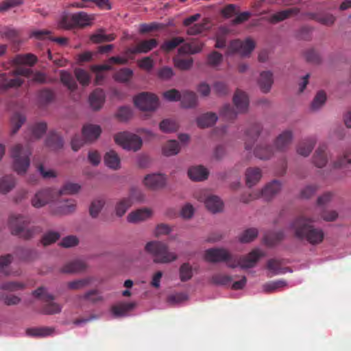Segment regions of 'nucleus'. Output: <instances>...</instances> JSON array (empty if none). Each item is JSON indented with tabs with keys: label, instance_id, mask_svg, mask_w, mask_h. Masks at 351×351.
Instances as JSON below:
<instances>
[{
	"label": "nucleus",
	"instance_id": "f257e3e1",
	"mask_svg": "<svg viewBox=\"0 0 351 351\" xmlns=\"http://www.w3.org/2000/svg\"><path fill=\"white\" fill-rule=\"evenodd\" d=\"M311 223L312 221L310 219L299 216L292 221L291 228L297 238L305 239L313 245L318 244L323 241L324 232Z\"/></svg>",
	"mask_w": 351,
	"mask_h": 351
},
{
	"label": "nucleus",
	"instance_id": "f03ea898",
	"mask_svg": "<svg viewBox=\"0 0 351 351\" xmlns=\"http://www.w3.org/2000/svg\"><path fill=\"white\" fill-rule=\"evenodd\" d=\"M233 103L237 111L230 104H225L220 110V116L226 121H233L237 118L238 113H244L247 110L249 99L247 94L237 90L233 97Z\"/></svg>",
	"mask_w": 351,
	"mask_h": 351
},
{
	"label": "nucleus",
	"instance_id": "7ed1b4c3",
	"mask_svg": "<svg viewBox=\"0 0 351 351\" xmlns=\"http://www.w3.org/2000/svg\"><path fill=\"white\" fill-rule=\"evenodd\" d=\"M32 149L27 145L23 146L17 144L12 147L11 156L13 158V168L18 174H24L27 171L30 164Z\"/></svg>",
	"mask_w": 351,
	"mask_h": 351
},
{
	"label": "nucleus",
	"instance_id": "20e7f679",
	"mask_svg": "<svg viewBox=\"0 0 351 351\" xmlns=\"http://www.w3.org/2000/svg\"><path fill=\"white\" fill-rule=\"evenodd\" d=\"M31 73L29 69H17L12 72L0 74V93L10 88H17L24 83L20 75L27 77Z\"/></svg>",
	"mask_w": 351,
	"mask_h": 351
},
{
	"label": "nucleus",
	"instance_id": "39448f33",
	"mask_svg": "<svg viewBox=\"0 0 351 351\" xmlns=\"http://www.w3.org/2000/svg\"><path fill=\"white\" fill-rule=\"evenodd\" d=\"M29 223V217L21 215H12L9 219L12 234L25 239L32 238L35 233V228H27Z\"/></svg>",
	"mask_w": 351,
	"mask_h": 351
},
{
	"label": "nucleus",
	"instance_id": "423d86ee",
	"mask_svg": "<svg viewBox=\"0 0 351 351\" xmlns=\"http://www.w3.org/2000/svg\"><path fill=\"white\" fill-rule=\"evenodd\" d=\"M145 251L156 258L161 259V263H168L176 261L177 258V255L169 252L167 245L159 241L147 242L145 246Z\"/></svg>",
	"mask_w": 351,
	"mask_h": 351
},
{
	"label": "nucleus",
	"instance_id": "0eeeda50",
	"mask_svg": "<svg viewBox=\"0 0 351 351\" xmlns=\"http://www.w3.org/2000/svg\"><path fill=\"white\" fill-rule=\"evenodd\" d=\"M32 294L35 298L42 300L46 302L42 308V313L43 314L53 315L60 313L62 306L53 302L54 299L53 296L48 293L44 287H40L38 288L32 293Z\"/></svg>",
	"mask_w": 351,
	"mask_h": 351
},
{
	"label": "nucleus",
	"instance_id": "6e6552de",
	"mask_svg": "<svg viewBox=\"0 0 351 351\" xmlns=\"http://www.w3.org/2000/svg\"><path fill=\"white\" fill-rule=\"evenodd\" d=\"M114 141L123 149L134 152L140 149L143 143L142 139L138 135L128 132L117 134L114 136Z\"/></svg>",
	"mask_w": 351,
	"mask_h": 351
},
{
	"label": "nucleus",
	"instance_id": "1a4fd4ad",
	"mask_svg": "<svg viewBox=\"0 0 351 351\" xmlns=\"http://www.w3.org/2000/svg\"><path fill=\"white\" fill-rule=\"evenodd\" d=\"M93 16L88 14L85 12H79L73 14L69 19L64 16L62 19L60 24L66 29H72L73 27H84L91 24Z\"/></svg>",
	"mask_w": 351,
	"mask_h": 351
},
{
	"label": "nucleus",
	"instance_id": "9d476101",
	"mask_svg": "<svg viewBox=\"0 0 351 351\" xmlns=\"http://www.w3.org/2000/svg\"><path fill=\"white\" fill-rule=\"evenodd\" d=\"M281 188L282 183L279 180H274L265 185V186L261 190L256 197H262L265 199L269 201L280 191ZM254 198H256V197H252L251 194H250L247 197L245 195H242L241 197V201L244 203H247Z\"/></svg>",
	"mask_w": 351,
	"mask_h": 351
},
{
	"label": "nucleus",
	"instance_id": "9b49d317",
	"mask_svg": "<svg viewBox=\"0 0 351 351\" xmlns=\"http://www.w3.org/2000/svg\"><path fill=\"white\" fill-rule=\"evenodd\" d=\"M134 104L141 110L154 111L158 106V99L152 93L143 92L136 96L134 99Z\"/></svg>",
	"mask_w": 351,
	"mask_h": 351
},
{
	"label": "nucleus",
	"instance_id": "f8f14e48",
	"mask_svg": "<svg viewBox=\"0 0 351 351\" xmlns=\"http://www.w3.org/2000/svg\"><path fill=\"white\" fill-rule=\"evenodd\" d=\"M255 43L251 38L245 40H234L228 47V53H237L242 56H248L254 50Z\"/></svg>",
	"mask_w": 351,
	"mask_h": 351
},
{
	"label": "nucleus",
	"instance_id": "ddd939ff",
	"mask_svg": "<svg viewBox=\"0 0 351 351\" xmlns=\"http://www.w3.org/2000/svg\"><path fill=\"white\" fill-rule=\"evenodd\" d=\"M204 258L206 261L212 263L229 262L232 261V256L225 248L214 247L205 251Z\"/></svg>",
	"mask_w": 351,
	"mask_h": 351
},
{
	"label": "nucleus",
	"instance_id": "4468645a",
	"mask_svg": "<svg viewBox=\"0 0 351 351\" xmlns=\"http://www.w3.org/2000/svg\"><path fill=\"white\" fill-rule=\"evenodd\" d=\"M204 195H195V197L200 202H204L206 208L213 213L222 210L223 204L221 199L213 195H207L206 191H202Z\"/></svg>",
	"mask_w": 351,
	"mask_h": 351
},
{
	"label": "nucleus",
	"instance_id": "2eb2a0df",
	"mask_svg": "<svg viewBox=\"0 0 351 351\" xmlns=\"http://www.w3.org/2000/svg\"><path fill=\"white\" fill-rule=\"evenodd\" d=\"M53 198V191L50 189H45L37 192L32 199V205L36 208L43 207Z\"/></svg>",
	"mask_w": 351,
	"mask_h": 351
},
{
	"label": "nucleus",
	"instance_id": "dca6fc26",
	"mask_svg": "<svg viewBox=\"0 0 351 351\" xmlns=\"http://www.w3.org/2000/svg\"><path fill=\"white\" fill-rule=\"evenodd\" d=\"M143 182L147 188L157 190L165 186L166 178L160 173L149 174L145 177Z\"/></svg>",
	"mask_w": 351,
	"mask_h": 351
},
{
	"label": "nucleus",
	"instance_id": "f3484780",
	"mask_svg": "<svg viewBox=\"0 0 351 351\" xmlns=\"http://www.w3.org/2000/svg\"><path fill=\"white\" fill-rule=\"evenodd\" d=\"M262 127L259 123H254L250 126L245 134V148L251 150L254 143L260 135Z\"/></svg>",
	"mask_w": 351,
	"mask_h": 351
},
{
	"label": "nucleus",
	"instance_id": "a211bd4d",
	"mask_svg": "<svg viewBox=\"0 0 351 351\" xmlns=\"http://www.w3.org/2000/svg\"><path fill=\"white\" fill-rule=\"evenodd\" d=\"M300 12V9L296 7L290 8L281 10L270 15L267 21L272 24L281 22L287 19L297 15Z\"/></svg>",
	"mask_w": 351,
	"mask_h": 351
},
{
	"label": "nucleus",
	"instance_id": "6ab92c4d",
	"mask_svg": "<svg viewBox=\"0 0 351 351\" xmlns=\"http://www.w3.org/2000/svg\"><path fill=\"white\" fill-rule=\"evenodd\" d=\"M105 93L101 88L95 89L89 96V103L94 110H99L105 101Z\"/></svg>",
	"mask_w": 351,
	"mask_h": 351
},
{
	"label": "nucleus",
	"instance_id": "aec40b11",
	"mask_svg": "<svg viewBox=\"0 0 351 351\" xmlns=\"http://www.w3.org/2000/svg\"><path fill=\"white\" fill-rule=\"evenodd\" d=\"M327 146L325 144H321L316 149L313 161L315 165L319 168L324 167L328 162V156L326 154Z\"/></svg>",
	"mask_w": 351,
	"mask_h": 351
},
{
	"label": "nucleus",
	"instance_id": "412c9836",
	"mask_svg": "<svg viewBox=\"0 0 351 351\" xmlns=\"http://www.w3.org/2000/svg\"><path fill=\"white\" fill-rule=\"evenodd\" d=\"M261 178L262 171L258 167H249L245 171V182L249 187L256 185Z\"/></svg>",
	"mask_w": 351,
	"mask_h": 351
},
{
	"label": "nucleus",
	"instance_id": "4be33fe9",
	"mask_svg": "<svg viewBox=\"0 0 351 351\" xmlns=\"http://www.w3.org/2000/svg\"><path fill=\"white\" fill-rule=\"evenodd\" d=\"M101 132V129L97 125L88 124L82 128V135L87 142L96 140L100 136Z\"/></svg>",
	"mask_w": 351,
	"mask_h": 351
},
{
	"label": "nucleus",
	"instance_id": "5701e85b",
	"mask_svg": "<svg viewBox=\"0 0 351 351\" xmlns=\"http://www.w3.org/2000/svg\"><path fill=\"white\" fill-rule=\"evenodd\" d=\"M152 215V210L149 208H141L131 212L127 217L128 221L130 223H138L149 218Z\"/></svg>",
	"mask_w": 351,
	"mask_h": 351
},
{
	"label": "nucleus",
	"instance_id": "b1692460",
	"mask_svg": "<svg viewBox=\"0 0 351 351\" xmlns=\"http://www.w3.org/2000/svg\"><path fill=\"white\" fill-rule=\"evenodd\" d=\"M135 306L134 302H121L111 308V312L114 317H123L128 315Z\"/></svg>",
	"mask_w": 351,
	"mask_h": 351
},
{
	"label": "nucleus",
	"instance_id": "393cba45",
	"mask_svg": "<svg viewBox=\"0 0 351 351\" xmlns=\"http://www.w3.org/2000/svg\"><path fill=\"white\" fill-rule=\"evenodd\" d=\"M188 175L193 181H202L208 178V171L203 166H195L189 169Z\"/></svg>",
	"mask_w": 351,
	"mask_h": 351
},
{
	"label": "nucleus",
	"instance_id": "a878e982",
	"mask_svg": "<svg viewBox=\"0 0 351 351\" xmlns=\"http://www.w3.org/2000/svg\"><path fill=\"white\" fill-rule=\"evenodd\" d=\"M203 45V43L199 41L184 43L178 49V52L180 54L197 53L202 50Z\"/></svg>",
	"mask_w": 351,
	"mask_h": 351
},
{
	"label": "nucleus",
	"instance_id": "bb28decb",
	"mask_svg": "<svg viewBox=\"0 0 351 351\" xmlns=\"http://www.w3.org/2000/svg\"><path fill=\"white\" fill-rule=\"evenodd\" d=\"M254 156L260 160H269L274 154L273 148L265 144L256 145L254 150Z\"/></svg>",
	"mask_w": 351,
	"mask_h": 351
},
{
	"label": "nucleus",
	"instance_id": "cd10ccee",
	"mask_svg": "<svg viewBox=\"0 0 351 351\" xmlns=\"http://www.w3.org/2000/svg\"><path fill=\"white\" fill-rule=\"evenodd\" d=\"M217 120V116L214 112H206L197 119V124L201 128L211 127Z\"/></svg>",
	"mask_w": 351,
	"mask_h": 351
},
{
	"label": "nucleus",
	"instance_id": "c85d7f7f",
	"mask_svg": "<svg viewBox=\"0 0 351 351\" xmlns=\"http://www.w3.org/2000/svg\"><path fill=\"white\" fill-rule=\"evenodd\" d=\"M273 74L270 71H263L260 75L258 84L263 93H268L273 84Z\"/></svg>",
	"mask_w": 351,
	"mask_h": 351
},
{
	"label": "nucleus",
	"instance_id": "c756f323",
	"mask_svg": "<svg viewBox=\"0 0 351 351\" xmlns=\"http://www.w3.org/2000/svg\"><path fill=\"white\" fill-rule=\"evenodd\" d=\"M316 143L314 137H310L304 140L298 146L297 152L303 156H308L313 150Z\"/></svg>",
	"mask_w": 351,
	"mask_h": 351
},
{
	"label": "nucleus",
	"instance_id": "7c9ffc66",
	"mask_svg": "<svg viewBox=\"0 0 351 351\" xmlns=\"http://www.w3.org/2000/svg\"><path fill=\"white\" fill-rule=\"evenodd\" d=\"M287 286V282L284 280L267 282L263 285L262 289L265 293H272L280 291L283 287Z\"/></svg>",
	"mask_w": 351,
	"mask_h": 351
},
{
	"label": "nucleus",
	"instance_id": "2f4dec72",
	"mask_svg": "<svg viewBox=\"0 0 351 351\" xmlns=\"http://www.w3.org/2000/svg\"><path fill=\"white\" fill-rule=\"evenodd\" d=\"M237 277V276H230L223 273H217L213 275L210 278V282L217 286H228L230 285L233 279Z\"/></svg>",
	"mask_w": 351,
	"mask_h": 351
},
{
	"label": "nucleus",
	"instance_id": "473e14b6",
	"mask_svg": "<svg viewBox=\"0 0 351 351\" xmlns=\"http://www.w3.org/2000/svg\"><path fill=\"white\" fill-rule=\"evenodd\" d=\"M180 101L184 108H193L197 104V97L194 92L185 90L181 94Z\"/></svg>",
	"mask_w": 351,
	"mask_h": 351
},
{
	"label": "nucleus",
	"instance_id": "72a5a7b5",
	"mask_svg": "<svg viewBox=\"0 0 351 351\" xmlns=\"http://www.w3.org/2000/svg\"><path fill=\"white\" fill-rule=\"evenodd\" d=\"M292 132L289 130H286L280 134L276 140V147L278 150L285 149L291 142Z\"/></svg>",
	"mask_w": 351,
	"mask_h": 351
},
{
	"label": "nucleus",
	"instance_id": "f704fd0d",
	"mask_svg": "<svg viewBox=\"0 0 351 351\" xmlns=\"http://www.w3.org/2000/svg\"><path fill=\"white\" fill-rule=\"evenodd\" d=\"M104 162L110 169L116 170L120 168V158L113 150L109 151L105 154Z\"/></svg>",
	"mask_w": 351,
	"mask_h": 351
},
{
	"label": "nucleus",
	"instance_id": "c9c22d12",
	"mask_svg": "<svg viewBox=\"0 0 351 351\" xmlns=\"http://www.w3.org/2000/svg\"><path fill=\"white\" fill-rule=\"evenodd\" d=\"M264 269L267 271V276L268 278L292 271L290 268L282 267V265H266Z\"/></svg>",
	"mask_w": 351,
	"mask_h": 351
},
{
	"label": "nucleus",
	"instance_id": "e433bc0d",
	"mask_svg": "<svg viewBox=\"0 0 351 351\" xmlns=\"http://www.w3.org/2000/svg\"><path fill=\"white\" fill-rule=\"evenodd\" d=\"M16 256H17L21 261H34L38 256L36 251L25 247H19L16 250Z\"/></svg>",
	"mask_w": 351,
	"mask_h": 351
},
{
	"label": "nucleus",
	"instance_id": "4c0bfd02",
	"mask_svg": "<svg viewBox=\"0 0 351 351\" xmlns=\"http://www.w3.org/2000/svg\"><path fill=\"white\" fill-rule=\"evenodd\" d=\"M38 61L36 56L32 53L16 55L13 62L16 64H28L33 66Z\"/></svg>",
	"mask_w": 351,
	"mask_h": 351
},
{
	"label": "nucleus",
	"instance_id": "58836bf2",
	"mask_svg": "<svg viewBox=\"0 0 351 351\" xmlns=\"http://www.w3.org/2000/svg\"><path fill=\"white\" fill-rule=\"evenodd\" d=\"M180 150L179 143L176 140L168 141L162 147V154L166 156L176 155Z\"/></svg>",
	"mask_w": 351,
	"mask_h": 351
},
{
	"label": "nucleus",
	"instance_id": "ea45409f",
	"mask_svg": "<svg viewBox=\"0 0 351 351\" xmlns=\"http://www.w3.org/2000/svg\"><path fill=\"white\" fill-rule=\"evenodd\" d=\"M53 329L49 327L31 328L26 330L28 336L34 337H45L51 335Z\"/></svg>",
	"mask_w": 351,
	"mask_h": 351
},
{
	"label": "nucleus",
	"instance_id": "a19ab883",
	"mask_svg": "<svg viewBox=\"0 0 351 351\" xmlns=\"http://www.w3.org/2000/svg\"><path fill=\"white\" fill-rule=\"evenodd\" d=\"M158 42L155 38L144 40L138 43L137 45V51L139 53H147L158 46Z\"/></svg>",
	"mask_w": 351,
	"mask_h": 351
},
{
	"label": "nucleus",
	"instance_id": "79ce46f5",
	"mask_svg": "<svg viewBox=\"0 0 351 351\" xmlns=\"http://www.w3.org/2000/svg\"><path fill=\"white\" fill-rule=\"evenodd\" d=\"M284 238V233L282 231L269 232L264 235L263 241L268 246L274 245Z\"/></svg>",
	"mask_w": 351,
	"mask_h": 351
},
{
	"label": "nucleus",
	"instance_id": "37998d69",
	"mask_svg": "<svg viewBox=\"0 0 351 351\" xmlns=\"http://www.w3.org/2000/svg\"><path fill=\"white\" fill-rule=\"evenodd\" d=\"M132 204V202L130 200V198L124 197L120 199L115 205L116 215L118 217L123 216Z\"/></svg>",
	"mask_w": 351,
	"mask_h": 351
},
{
	"label": "nucleus",
	"instance_id": "c03bdc74",
	"mask_svg": "<svg viewBox=\"0 0 351 351\" xmlns=\"http://www.w3.org/2000/svg\"><path fill=\"white\" fill-rule=\"evenodd\" d=\"M60 80L70 90H74L77 88V83L73 75L68 71H60Z\"/></svg>",
	"mask_w": 351,
	"mask_h": 351
},
{
	"label": "nucleus",
	"instance_id": "a18cd8bd",
	"mask_svg": "<svg viewBox=\"0 0 351 351\" xmlns=\"http://www.w3.org/2000/svg\"><path fill=\"white\" fill-rule=\"evenodd\" d=\"M15 186V179L12 176H6L0 179V192L5 194Z\"/></svg>",
	"mask_w": 351,
	"mask_h": 351
},
{
	"label": "nucleus",
	"instance_id": "49530a36",
	"mask_svg": "<svg viewBox=\"0 0 351 351\" xmlns=\"http://www.w3.org/2000/svg\"><path fill=\"white\" fill-rule=\"evenodd\" d=\"M111 69V66L108 64H95L90 66V70L96 73L95 83L101 84L104 79L102 72Z\"/></svg>",
	"mask_w": 351,
	"mask_h": 351
},
{
	"label": "nucleus",
	"instance_id": "de8ad7c7",
	"mask_svg": "<svg viewBox=\"0 0 351 351\" xmlns=\"http://www.w3.org/2000/svg\"><path fill=\"white\" fill-rule=\"evenodd\" d=\"M46 145L53 149H57L62 147L63 141L58 134L51 132L47 136Z\"/></svg>",
	"mask_w": 351,
	"mask_h": 351
},
{
	"label": "nucleus",
	"instance_id": "09e8293b",
	"mask_svg": "<svg viewBox=\"0 0 351 351\" xmlns=\"http://www.w3.org/2000/svg\"><path fill=\"white\" fill-rule=\"evenodd\" d=\"M348 165H351V147L347 149L343 155L333 164L335 168H346Z\"/></svg>",
	"mask_w": 351,
	"mask_h": 351
},
{
	"label": "nucleus",
	"instance_id": "8fccbe9b",
	"mask_svg": "<svg viewBox=\"0 0 351 351\" xmlns=\"http://www.w3.org/2000/svg\"><path fill=\"white\" fill-rule=\"evenodd\" d=\"M173 62L176 68L182 71H186L192 67L193 60L192 58H182L176 57L173 58Z\"/></svg>",
	"mask_w": 351,
	"mask_h": 351
},
{
	"label": "nucleus",
	"instance_id": "3c124183",
	"mask_svg": "<svg viewBox=\"0 0 351 351\" xmlns=\"http://www.w3.org/2000/svg\"><path fill=\"white\" fill-rule=\"evenodd\" d=\"M184 41V40L182 37H174L171 40L165 41L161 45V49L165 51L169 52L176 49L180 44L183 43Z\"/></svg>",
	"mask_w": 351,
	"mask_h": 351
},
{
	"label": "nucleus",
	"instance_id": "603ef678",
	"mask_svg": "<svg viewBox=\"0 0 351 351\" xmlns=\"http://www.w3.org/2000/svg\"><path fill=\"white\" fill-rule=\"evenodd\" d=\"M264 256V253L258 249L253 250L247 255L245 256L241 263H256Z\"/></svg>",
	"mask_w": 351,
	"mask_h": 351
},
{
	"label": "nucleus",
	"instance_id": "864d4df0",
	"mask_svg": "<svg viewBox=\"0 0 351 351\" xmlns=\"http://www.w3.org/2000/svg\"><path fill=\"white\" fill-rule=\"evenodd\" d=\"M30 130L32 138L38 139L46 132L47 123L45 122L36 123L31 127Z\"/></svg>",
	"mask_w": 351,
	"mask_h": 351
},
{
	"label": "nucleus",
	"instance_id": "5fc2aeb1",
	"mask_svg": "<svg viewBox=\"0 0 351 351\" xmlns=\"http://www.w3.org/2000/svg\"><path fill=\"white\" fill-rule=\"evenodd\" d=\"M258 236V230L254 228H251L245 230L240 235L239 240L241 243H250L252 241Z\"/></svg>",
	"mask_w": 351,
	"mask_h": 351
},
{
	"label": "nucleus",
	"instance_id": "6e6d98bb",
	"mask_svg": "<svg viewBox=\"0 0 351 351\" xmlns=\"http://www.w3.org/2000/svg\"><path fill=\"white\" fill-rule=\"evenodd\" d=\"M160 130L165 133L176 132L178 129V125L175 121L165 119L159 125Z\"/></svg>",
	"mask_w": 351,
	"mask_h": 351
},
{
	"label": "nucleus",
	"instance_id": "4d7b16f0",
	"mask_svg": "<svg viewBox=\"0 0 351 351\" xmlns=\"http://www.w3.org/2000/svg\"><path fill=\"white\" fill-rule=\"evenodd\" d=\"M25 121V117L20 113L16 112L12 116L11 119L12 134H16L19 131Z\"/></svg>",
	"mask_w": 351,
	"mask_h": 351
},
{
	"label": "nucleus",
	"instance_id": "13d9d810",
	"mask_svg": "<svg viewBox=\"0 0 351 351\" xmlns=\"http://www.w3.org/2000/svg\"><path fill=\"white\" fill-rule=\"evenodd\" d=\"M133 75V71L128 68H123L118 71L114 75V80L118 82H125L129 81Z\"/></svg>",
	"mask_w": 351,
	"mask_h": 351
},
{
	"label": "nucleus",
	"instance_id": "bf43d9fd",
	"mask_svg": "<svg viewBox=\"0 0 351 351\" xmlns=\"http://www.w3.org/2000/svg\"><path fill=\"white\" fill-rule=\"evenodd\" d=\"M105 202L104 199H95L93 200L89 208L90 215L93 218H96L98 217L101 210L104 207Z\"/></svg>",
	"mask_w": 351,
	"mask_h": 351
},
{
	"label": "nucleus",
	"instance_id": "052dcab7",
	"mask_svg": "<svg viewBox=\"0 0 351 351\" xmlns=\"http://www.w3.org/2000/svg\"><path fill=\"white\" fill-rule=\"evenodd\" d=\"M326 101V93L322 90L319 91L311 103V109L313 110H319L325 104Z\"/></svg>",
	"mask_w": 351,
	"mask_h": 351
},
{
	"label": "nucleus",
	"instance_id": "680f3d73",
	"mask_svg": "<svg viewBox=\"0 0 351 351\" xmlns=\"http://www.w3.org/2000/svg\"><path fill=\"white\" fill-rule=\"evenodd\" d=\"M74 73L77 81L82 86H87L90 82V75L87 71L82 69H75Z\"/></svg>",
	"mask_w": 351,
	"mask_h": 351
},
{
	"label": "nucleus",
	"instance_id": "e2e57ef3",
	"mask_svg": "<svg viewBox=\"0 0 351 351\" xmlns=\"http://www.w3.org/2000/svg\"><path fill=\"white\" fill-rule=\"evenodd\" d=\"M0 34L2 38H5L11 41H15L19 36V32L9 27H3L0 31Z\"/></svg>",
	"mask_w": 351,
	"mask_h": 351
},
{
	"label": "nucleus",
	"instance_id": "0e129e2a",
	"mask_svg": "<svg viewBox=\"0 0 351 351\" xmlns=\"http://www.w3.org/2000/svg\"><path fill=\"white\" fill-rule=\"evenodd\" d=\"M80 189V186L75 183L67 182L59 191L60 195H71L76 193Z\"/></svg>",
	"mask_w": 351,
	"mask_h": 351
},
{
	"label": "nucleus",
	"instance_id": "69168bd1",
	"mask_svg": "<svg viewBox=\"0 0 351 351\" xmlns=\"http://www.w3.org/2000/svg\"><path fill=\"white\" fill-rule=\"evenodd\" d=\"M60 237V235L58 232L49 231L43 236L41 242L43 245L47 246L55 243L59 239Z\"/></svg>",
	"mask_w": 351,
	"mask_h": 351
},
{
	"label": "nucleus",
	"instance_id": "338daca9",
	"mask_svg": "<svg viewBox=\"0 0 351 351\" xmlns=\"http://www.w3.org/2000/svg\"><path fill=\"white\" fill-rule=\"evenodd\" d=\"M116 116L121 121H128L132 116V109L128 106H122L119 108Z\"/></svg>",
	"mask_w": 351,
	"mask_h": 351
},
{
	"label": "nucleus",
	"instance_id": "774afa93",
	"mask_svg": "<svg viewBox=\"0 0 351 351\" xmlns=\"http://www.w3.org/2000/svg\"><path fill=\"white\" fill-rule=\"evenodd\" d=\"M223 60V56L218 51L211 52L207 57V64L210 66H218Z\"/></svg>",
	"mask_w": 351,
	"mask_h": 351
}]
</instances>
